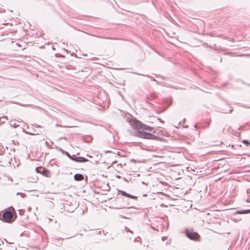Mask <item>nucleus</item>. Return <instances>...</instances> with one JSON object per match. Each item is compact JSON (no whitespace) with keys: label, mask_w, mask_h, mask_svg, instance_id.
Wrapping results in <instances>:
<instances>
[{"label":"nucleus","mask_w":250,"mask_h":250,"mask_svg":"<svg viewBox=\"0 0 250 250\" xmlns=\"http://www.w3.org/2000/svg\"><path fill=\"white\" fill-rule=\"evenodd\" d=\"M27 133L30 135H35L42 134V131L41 130H39V131H36V130H35L34 133L27 132Z\"/></svg>","instance_id":"obj_12"},{"label":"nucleus","mask_w":250,"mask_h":250,"mask_svg":"<svg viewBox=\"0 0 250 250\" xmlns=\"http://www.w3.org/2000/svg\"><path fill=\"white\" fill-rule=\"evenodd\" d=\"M61 151L64 154H65L68 158L73 160L74 156H71L68 152L65 151L61 148Z\"/></svg>","instance_id":"obj_10"},{"label":"nucleus","mask_w":250,"mask_h":250,"mask_svg":"<svg viewBox=\"0 0 250 250\" xmlns=\"http://www.w3.org/2000/svg\"><path fill=\"white\" fill-rule=\"evenodd\" d=\"M195 127L196 128L197 127V125H195Z\"/></svg>","instance_id":"obj_23"},{"label":"nucleus","mask_w":250,"mask_h":250,"mask_svg":"<svg viewBox=\"0 0 250 250\" xmlns=\"http://www.w3.org/2000/svg\"><path fill=\"white\" fill-rule=\"evenodd\" d=\"M74 179L77 181H81L84 179L83 175L79 173H77L74 175Z\"/></svg>","instance_id":"obj_7"},{"label":"nucleus","mask_w":250,"mask_h":250,"mask_svg":"<svg viewBox=\"0 0 250 250\" xmlns=\"http://www.w3.org/2000/svg\"><path fill=\"white\" fill-rule=\"evenodd\" d=\"M165 239V237H162V240L164 241Z\"/></svg>","instance_id":"obj_22"},{"label":"nucleus","mask_w":250,"mask_h":250,"mask_svg":"<svg viewBox=\"0 0 250 250\" xmlns=\"http://www.w3.org/2000/svg\"><path fill=\"white\" fill-rule=\"evenodd\" d=\"M125 229H126L127 232H130L131 233H133L132 231H131L128 228L125 227Z\"/></svg>","instance_id":"obj_18"},{"label":"nucleus","mask_w":250,"mask_h":250,"mask_svg":"<svg viewBox=\"0 0 250 250\" xmlns=\"http://www.w3.org/2000/svg\"><path fill=\"white\" fill-rule=\"evenodd\" d=\"M73 160L79 163H84L88 161V160L83 157H74Z\"/></svg>","instance_id":"obj_5"},{"label":"nucleus","mask_w":250,"mask_h":250,"mask_svg":"<svg viewBox=\"0 0 250 250\" xmlns=\"http://www.w3.org/2000/svg\"><path fill=\"white\" fill-rule=\"evenodd\" d=\"M71 237H68L66 238L65 239H69V238H71Z\"/></svg>","instance_id":"obj_21"},{"label":"nucleus","mask_w":250,"mask_h":250,"mask_svg":"<svg viewBox=\"0 0 250 250\" xmlns=\"http://www.w3.org/2000/svg\"><path fill=\"white\" fill-rule=\"evenodd\" d=\"M158 97V95L156 92H151L149 94V96L147 97L146 100H152L155 99Z\"/></svg>","instance_id":"obj_8"},{"label":"nucleus","mask_w":250,"mask_h":250,"mask_svg":"<svg viewBox=\"0 0 250 250\" xmlns=\"http://www.w3.org/2000/svg\"><path fill=\"white\" fill-rule=\"evenodd\" d=\"M12 211H14V208L11 207L9 210H5L2 214V219H1L3 222L7 223H11L13 222L15 219H13Z\"/></svg>","instance_id":"obj_1"},{"label":"nucleus","mask_w":250,"mask_h":250,"mask_svg":"<svg viewBox=\"0 0 250 250\" xmlns=\"http://www.w3.org/2000/svg\"><path fill=\"white\" fill-rule=\"evenodd\" d=\"M8 120L7 117L6 116H3L0 118V123L1 124H3L5 123V122Z\"/></svg>","instance_id":"obj_11"},{"label":"nucleus","mask_w":250,"mask_h":250,"mask_svg":"<svg viewBox=\"0 0 250 250\" xmlns=\"http://www.w3.org/2000/svg\"><path fill=\"white\" fill-rule=\"evenodd\" d=\"M158 120H159L161 122H162V123H164V122H163V121H162L161 120V119H158Z\"/></svg>","instance_id":"obj_20"},{"label":"nucleus","mask_w":250,"mask_h":250,"mask_svg":"<svg viewBox=\"0 0 250 250\" xmlns=\"http://www.w3.org/2000/svg\"><path fill=\"white\" fill-rule=\"evenodd\" d=\"M242 143L245 144L247 146L250 145V143L248 141L246 140H243L242 141Z\"/></svg>","instance_id":"obj_15"},{"label":"nucleus","mask_w":250,"mask_h":250,"mask_svg":"<svg viewBox=\"0 0 250 250\" xmlns=\"http://www.w3.org/2000/svg\"><path fill=\"white\" fill-rule=\"evenodd\" d=\"M134 126H135L136 127L143 129V130H148L149 131H152L153 130V128L151 127H150L149 126H147L145 124H143L140 121L135 120L134 122Z\"/></svg>","instance_id":"obj_3"},{"label":"nucleus","mask_w":250,"mask_h":250,"mask_svg":"<svg viewBox=\"0 0 250 250\" xmlns=\"http://www.w3.org/2000/svg\"><path fill=\"white\" fill-rule=\"evenodd\" d=\"M42 174L46 177H49L50 174V172L48 170L46 169L45 168H43Z\"/></svg>","instance_id":"obj_9"},{"label":"nucleus","mask_w":250,"mask_h":250,"mask_svg":"<svg viewBox=\"0 0 250 250\" xmlns=\"http://www.w3.org/2000/svg\"><path fill=\"white\" fill-rule=\"evenodd\" d=\"M135 135L137 137L146 139L157 140L159 138V137L153 135L151 133L141 131H135Z\"/></svg>","instance_id":"obj_2"},{"label":"nucleus","mask_w":250,"mask_h":250,"mask_svg":"<svg viewBox=\"0 0 250 250\" xmlns=\"http://www.w3.org/2000/svg\"><path fill=\"white\" fill-rule=\"evenodd\" d=\"M43 168L42 167H36V170L37 172L42 173Z\"/></svg>","instance_id":"obj_14"},{"label":"nucleus","mask_w":250,"mask_h":250,"mask_svg":"<svg viewBox=\"0 0 250 250\" xmlns=\"http://www.w3.org/2000/svg\"><path fill=\"white\" fill-rule=\"evenodd\" d=\"M247 191L248 194L250 193V188L249 189H247Z\"/></svg>","instance_id":"obj_19"},{"label":"nucleus","mask_w":250,"mask_h":250,"mask_svg":"<svg viewBox=\"0 0 250 250\" xmlns=\"http://www.w3.org/2000/svg\"><path fill=\"white\" fill-rule=\"evenodd\" d=\"M118 192L122 195V196H124L125 197H128V198H130L131 199H137V197L132 195L130 194L127 193L126 192H125L124 191L119 190Z\"/></svg>","instance_id":"obj_6"},{"label":"nucleus","mask_w":250,"mask_h":250,"mask_svg":"<svg viewBox=\"0 0 250 250\" xmlns=\"http://www.w3.org/2000/svg\"><path fill=\"white\" fill-rule=\"evenodd\" d=\"M10 125H11V126H13V127H17L18 126H19V125H17V124H16V123H14V124H10Z\"/></svg>","instance_id":"obj_16"},{"label":"nucleus","mask_w":250,"mask_h":250,"mask_svg":"<svg viewBox=\"0 0 250 250\" xmlns=\"http://www.w3.org/2000/svg\"><path fill=\"white\" fill-rule=\"evenodd\" d=\"M34 127H41V126L37 124H34L33 125Z\"/></svg>","instance_id":"obj_17"},{"label":"nucleus","mask_w":250,"mask_h":250,"mask_svg":"<svg viewBox=\"0 0 250 250\" xmlns=\"http://www.w3.org/2000/svg\"><path fill=\"white\" fill-rule=\"evenodd\" d=\"M249 213H250V209L242 210L238 212V213L239 214H246Z\"/></svg>","instance_id":"obj_13"},{"label":"nucleus","mask_w":250,"mask_h":250,"mask_svg":"<svg viewBox=\"0 0 250 250\" xmlns=\"http://www.w3.org/2000/svg\"><path fill=\"white\" fill-rule=\"evenodd\" d=\"M185 232L187 237L190 240H196L200 237V235L197 232L191 231L188 229L186 230Z\"/></svg>","instance_id":"obj_4"}]
</instances>
